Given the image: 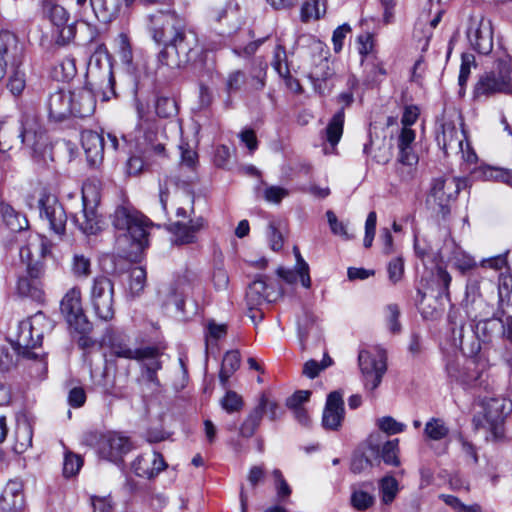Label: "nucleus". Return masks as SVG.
Listing matches in <instances>:
<instances>
[{"mask_svg":"<svg viewBox=\"0 0 512 512\" xmlns=\"http://www.w3.org/2000/svg\"><path fill=\"white\" fill-rule=\"evenodd\" d=\"M112 225L121 232L116 243L124 256L137 254L148 246L150 221L131 204L123 203L111 215Z\"/></svg>","mask_w":512,"mask_h":512,"instance_id":"obj_1","label":"nucleus"},{"mask_svg":"<svg viewBox=\"0 0 512 512\" xmlns=\"http://www.w3.org/2000/svg\"><path fill=\"white\" fill-rule=\"evenodd\" d=\"M164 6L149 14L148 29L156 43L178 45L186 38L185 21L171 9L169 4L165 3Z\"/></svg>","mask_w":512,"mask_h":512,"instance_id":"obj_2","label":"nucleus"},{"mask_svg":"<svg viewBox=\"0 0 512 512\" xmlns=\"http://www.w3.org/2000/svg\"><path fill=\"white\" fill-rule=\"evenodd\" d=\"M136 110L138 123L134 130L135 147L142 153L164 151L162 140L165 138L164 129L160 123L141 102H137Z\"/></svg>","mask_w":512,"mask_h":512,"instance_id":"obj_3","label":"nucleus"},{"mask_svg":"<svg viewBox=\"0 0 512 512\" xmlns=\"http://www.w3.org/2000/svg\"><path fill=\"white\" fill-rule=\"evenodd\" d=\"M481 410L474 416L477 429L483 428L490 432L493 441L504 438V420L512 411L511 401L503 397H483L480 400Z\"/></svg>","mask_w":512,"mask_h":512,"instance_id":"obj_4","label":"nucleus"},{"mask_svg":"<svg viewBox=\"0 0 512 512\" xmlns=\"http://www.w3.org/2000/svg\"><path fill=\"white\" fill-rule=\"evenodd\" d=\"M493 282L479 278L470 277L467 281L463 307L467 316L473 321H485L493 315V305L490 303L495 291Z\"/></svg>","mask_w":512,"mask_h":512,"instance_id":"obj_5","label":"nucleus"},{"mask_svg":"<svg viewBox=\"0 0 512 512\" xmlns=\"http://www.w3.org/2000/svg\"><path fill=\"white\" fill-rule=\"evenodd\" d=\"M448 378L464 389H491L486 372V363L476 357L452 360L446 366Z\"/></svg>","mask_w":512,"mask_h":512,"instance_id":"obj_6","label":"nucleus"},{"mask_svg":"<svg viewBox=\"0 0 512 512\" xmlns=\"http://www.w3.org/2000/svg\"><path fill=\"white\" fill-rule=\"evenodd\" d=\"M436 141L446 156H460L466 163L473 164L477 161V154L467 141L463 128L460 130L454 120L444 118L437 132Z\"/></svg>","mask_w":512,"mask_h":512,"instance_id":"obj_7","label":"nucleus"},{"mask_svg":"<svg viewBox=\"0 0 512 512\" xmlns=\"http://www.w3.org/2000/svg\"><path fill=\"white\" fill-rule=\"evenodd\" d=\"M100 189L96 181L88 180L82 186V210L76 213L73 221L79 230L86 235H95L101 231L103 221L97 213L100 203Z\"/></svg>","mask_w":512,"mask_h":512,"instance_id":"obj_8","label":"nucleus"},{"mask_svg":"<svg viewBox=\"0 0 512 512\" xmlns=\"http://www.w3.org/2000/svg\"><path fill=\"white\" fill-rule=\"evenodd\" d=\"M81 6L84 19L78 24L83 41L92 43L98 36L96 27L91 23L92 17L101 23L111 22L118 13L117 2H77Z\"/></svg>","mask_w":512,"mask_h":512,"instance_id":"obj_9","label":"nucleus"},{"mask_svg":"<svg viewBox=\"0 0 512 512\" xmlns=\"http://www.w3.org/2000/svg\"><path fill=\"white\" fill-rule=\"evenodd\" d=\"M464 181L448 176L434 178L426 199L428 207L445 219L450 214V203L460 192Z\"/></svg>","mask_w":512,"mask_h":512,"instance_id":"obj_10","label":"nucleus"},{"mask_svg":"<svg viewBox=\"0 0 512 512\" xmlns=\"http://www.w3.org/2000/svg\"><path fill=\"white\" fill-rule=\"evenodd\" d=\"M386 360V353L381 348L374 347L359 351L358 365L366 390L373 392L378 388L387 371Z\"/></svg>","mask_w":512,"mask_h":512,"instance_id":"obj_11","label":"nucleus"},{"mask_svg":"<svg viewBox=\"0 0 512 512\" xmlns=\"http://www.w3.org/2000/svg\"><path fill=\"white\" fill-rule=\"evenodd\" d=\"M87 74L94 80H99V86L102 89V98L104 101L115 96L114 75L112 64L108 59L107 49L104 44L98 45L88 62Z\"/></svg>","mask_w":512,"mask_h":512,"instance_id":"obj_12","label":"nucleus"},{"mask_svg":"<svg viewBox=\"0 0 512 512\" xmlns=\"http://www.w3.org/2000/svg\"><path fill=\"white\" fill-rule=\"evenodd\" d=\"M90 301L95 315L102 321L113 319L114 310V283L104 275L93 278L90 288Z\"/></svg>","mask_w":512,"mask_h":512,"instance_id":"obj_13","label":"nucleus"},{"mask_svg":"<svg viewBox=\"0 0 512 512\" xmlns=\"http://www.w3.org/2000/svg\"><path fill=\"white\" fill-rule=\"evenodd\" d=\"M60 310L69 327L75 332L85 335L92 330V324L84 313L81 291L77 287L69 289L60 303Z\"/></svg>","mask_w":512,"mask_h":512,"instance_id":"obj_14","label":"nucleus"},{"mask_svg":"<svg viewBox=\"0 0 512 512\" xmlns=\"http://www.w3.org/2000/svg\"><path fill=\"white\" fill-rule=\"evenodd\" d=\"M19 146H25L37 153L46 143L45 129L33 107H23L20 113Z\"/></svg>","mask_w":512,"mask_h":512,"instance_id":"obj_15","label":"nucleus"},{"mask_svg":"<svg viewBox=\"0 0 512 512\" xmlns=\"http://www.w3.org/2000/svg\"><path fill=\"white\" fill-rule=\"evenodd\" d=\"M512 91L509 70L499 65L498 70L485 72L480 76L474 88L476 98L490 97L496 93L508 94Z\"/></svg>","mask_w":512,"mask_h":512,"instance_id":"obj_16","label":"nucleus"},{"mask_svg":"<svg viewBox=\"0 0 512 512\" xmlns=\"http://www.w3.org/2000/svg\"><path fill=\"white\" fill-rule=\"evenodd\" d=\"M280 296V291L269 286L263 279L253 281L246 292V302L250 311L249 317L251 320L253 322H256V319L261 320L263 318V312L258 310V306L275 302Z\"/></svg>","mask_w":512,"mask_h":512,"instance_id":"obj_17","label":"nucleus"},{"mask_svg":"<svg viewBox=\"0 0 512 512\" xmlns=\"http://www.w3.org/2000/svg\"><path fill=\"white\" fill-rule=\"evenodd\" d=\"M51 327L50 321L42 313L38 312L29 319L20 322L16 343L20 348L29 349L39 345L45 328Z\"/></svg>","mask_w":512,"mask_h":512,"instance_id":"obj_18","label":"nucleus"},{"mask_svg":"<svg viewBox=\"0 0 512 512\" xmlns=\"http://www.w3.org/2000/svg\"><path fill=\"white\" fill-rule=\"evenodd\" d=\"M40 217L47 221L49 228L57 235L65 233L67 216L57 197L51 193H42L39 199Z\"/></svg>","mask_w":512,"mask_h":512,"instance_id":"obj_19","label":"nucleus"},{"mask_svg":"<svg viewBox=\"0 0 512 512\" xmlns=\"http://www.w3.org/2000/svg\"><path fill=\"white\" fill-rule=\"evenodd\" d=\"M44 7L45 13L49 20L54 26L59 28V35L56 39V43L59 45H65L72 40L76 32L79 33L78 26L73 24L67 25L70 14L68 10L57 2H45Z\"/></svg>","mask_w":512,"mask_h":512,"instance_id":"obj_20","label":"nucleus"},{"mask_svg":"<svg viewBox=\"0 0 512 512\" xmlns=\"http://www.w3.org/2000/svg\"><path fill=\"white\" fill-rule=\"evenodd\" d=\"M471 45L481 54H488L493 48V29L489 19L472 17L467 31Z\"/></svg>","mask_w":512,"mask_h":512,"instance_id":"obj_21","label":"nucleus"},{"mask_svg":"<svg viewBox=\"0 0 512 512\" xmlns=\"http://www.w3.org/2000/svg\"><path fill=\"white\" fill-rule=\"evenodd\" d=\"M380 435H370L366 444L357 450L351 460L350 469L355 474L368 471L380 464Z\"/></svg>","mask_w":512,"mask_h":512,"instance_id":"obj_22","label":"nucleus"},{"mask_svg":"<svg viewBox=\"0 0 512 512\" xmlns=\"http://www.w3.org/2000/svg\"><path fill=\"white\" fill-rule=\"evenodd\" d=\"M131 449L129 438L116 432L105 434L99 443L100 455L112 462L120 461Z\"/></svg>","mask_w":512,"mask_h":512,"instance_id":"obj_23","label":"nucleus"},{"mask_svg":"<svg viewBox=\"0 0 512 512\" xmlns=\"http://www.w3.org/2000/svg\"><path fill=\"white\" fill-rule=\"evenodd\" d=\"M345 417L343 396L339 391L328 394L322 414V426L326 430L340 429Z\"/></svg>","mask_w":512,"mask_h":512,"instance_id":"obj_24","label":"nucleus"},{"mask_svg":"<svg viewBox=\"0 0 512 512\" xmlns=\"http://www.w3.org/2000/svg\"><path fill=\"white\" fill-rule=\"evenodd\" d=\"M24 58V47L17 36L7 30L0 31V59L12 68H19Z\"/></svg>","mask_w":512,"mask_h":512,"instance_id":"obj_25","label":"nucleus"},{"mask_svg":"<svg viewBox=\"0 0 512 512\" xmlns=\"http://www.w3.org/2000/svg\"><path fill=\"white\" fill-rule=\"evenodd\" d=\"M166 462L156 451L138 456L131 465L134 473L143 478L151 479L166 468Z\"/></svg>","mask_w":512,"mask_h":512,"instance_id":"obj_26","label":"nucleus"},{"mask_svg":"<svg viewBox=\"0 0 512 512\" xmlns=\"http://www.w3.org/2000/svg\"><path fill=\"white\" fill-rule=\"evenodd\" d=\"M73 94L70 91L59 89L51 93L47 100L48 115L50 118L61 121L72 115Z\"/></svg>","mask_w":512,"mask_h":512,"instance_id":"obj_27","label":"nucleus"},{"mask_svg":"<svg viewBox=\"0 0 512 512\" xmlns=\"http://www.w3.org/2000/svg\"><path fill=\"white\" fill-rule=\"evenodd\" d=\"M164 46V49L158 55V61L161 65L170 68H180L188 62V54L192 47L186 39L179 42L178 45L167 43Z\"/></svg>","mask_w":512,"mask_h":512,"instance_id":"obj_28","label":"nucleus"},{"mask_svg":"<svg viewBox=\"0 0 512 512\" xmlns=\"http://www.w3.org/2000/svg\"><path fill=\"white\" fill-rule=\"evenodd\" d=\"M81 142L89 164L91 166L101 164L106 145L103 134L92 130H85L81 134Z\"/></svg>","mask_w":512,"mask_h":512,"instance_id":"obj_29","label":"nucleus"},{"mask_svg":"<svg viewBox=\"0 0 512 512\" xmlns=\"http://www.w3.org/2000/svg\"><path fill=\"white\" fill-rule=\"evenodd\" d=\"M24 507L23 484L19 480H9L0 497L3 512H20Z\"/></svg>","mask_w":512,"mask_h":512,"instance_id":"obj_30","label":"nucleus"},{"mask_svg":"<svg viewBox=\"0 0 512 512\" xmlns=\"http://www.w3.org/2000/svg\"><path fill=\"white\" fill-rule=\"evenodd\" d=\"M206 227L204 218L197 217L191 219L188 224L175 222L171 224L170 231L174 235L176 244H190L194 243L197 238V233Z\"/></svg>","mask_w":512,"mask_h":512,"instance_id":"obj_31","label":"nucleus"},{"mask_svg":"<svg viewBox=\"0 0 512 512\" xmlns=\"http://www.w3.org/2000/svg\"><path fill=\"white\" fill-rule=\"evenodd\" d=\"M374 485L362 482L351 486L350 504L357 511H366L375 503Z\"/></svg>","mask_w":512,"mask_h":512,"instance_id":"obj_32","label":"nucleus"},{"mask_svg":"<svg viewBox=\"0 0 512 512\" xmlns=\"http://www.w3.org/2000/svg\"><path fill=\"white\" fill-rule=\"evenodd\" d=\"M20 119L8 118L0 121V151L8 152L19 146Z\"/></svg>","mask_w":512,"mask_h":512,"instance_id":"obj_33","label":"nucleus"},{"mask_svg":"<svg viewBox=\"0 0 512 512\" xmlns=\"http://www.w3.org/2000/svg\"><path fill=\"white\" fill-rule=\"evenodd\" d=\"M73 94V111L72 115L76 117H89L96 108V101L91 90L82 88Z\"/></svg>","mask_w":512,"mask_h":512,"instance_id":"obj_34","label":"nucleus"},{"mask_svg":"<svg viewBox=\"0 0 512 512\" xmlns=\"http://www.w3.org/2000/svg\"><path fill=\"white\" fill-rule=\"evenodd\" d=\"M16 291L22 297L31 298L34 301L44 300V289L41 280H35L25 275H20L16 284Z\"/></svg>","mask_w":512,"mask_h":512,"instance_id":"obj_35","label":"nucleus"},{"mask_svg":"<svg viewBox=\"0 0 512 512\" xmlns=\"http://www.w3.org/2000/svg\"><path fill=\"white\" fill-rule=\"evenodd\" d=\"M0 216L6 226L13 232L22 231L29 226L26 216L16 211L8 203H0Z\"/></svg>","mask_w":512,"mask_h":512,"instance_id":"obj_36","label":"nucleus"},{"mask_svg":"<svg viewBox=\"0 0 512 512\" xmlns=\"http://www.w3.org/2000/svg\"><path fill=\"white\" fill-rule=\"evenodd\" d=\"M474 177L484 181H498L512 187V170L494 166H480L474 172Z\"/></svg>","mask_w":512,"mask_h":512,"instance_id":"obj_37","label":"nucleus"},{"mask_svg":"<svg viewBox=\"0 0 512 512\" xmlns=\"http://www.w3.org/2000/svg\"><path fill=\"white\" fill-rule=\"evenodd\" d=\"M448 246L452 248L448 260L461 273H466L476 266L474 258L458 247L453 241L445 243V248H448Z\"/></svg>","mask_w":512,"mask_h":512,"instance_id":"obj_38","label":"nucleus"},{"mask_svg":"<svg viewBox=\"0 0 512 512\" xmlns=\"http://www.w3.org/2000/svg\"><path fill=\"white\" fill-rule=\"evenodd\" d=\"M33 428L26 419L18 421L15 429L14 450L17 453H23L32 446Z\"/></svg>","mask_w":512,"mask_h":512,"instance_id":"obj_39","label":"nucleus"},{"mask_svg":"<svg viewBox=\"0 0 512 512\" xmlns=\"http://www.w3.org/2000/svg\"><path fill=\"white\" fill-rule=\"evenodd\" d=\"M344 107H342L329 121L326 127V140L332 147H335L340 141L344 127Z\"/></svg>","mask_w":512,"mask_h":512,"instance_id":"obj_40","label":"nucleus"},{"mask_svg":"<svg viewBox=\"0 0 512 512\" xmlns=\"http://www.w3.org/2000/svg\"><path fill=\"white\" fill-rule=\"evenodd\" d=\"M240 354L236 350L228 351L223 358L219 372V380L223 387H226L229 378L240 366Z\"/></svg>","mask_w":512,"mask_h":512,"instance_id":"obj_41","label":"nucleus"},{"mask_svg":"<svg viewBox=\"0 0 512 512\" xmlns=\"http://www.w3.org/2000/svg\"><path fill=\"white\" fill-rule=\"evenodd\" d=\"M118 56L121 63L125 66L129 74L135 75L137 73V65L133 61V52L126 34L121 33L118 36Z\"/></svg>","mask_w":512,"mask_h":512,"instance_id":"obj_42","label":"nucleus"},{"mask_svg":"<svg viewBox=\"0 0 512 512\" xmlns=\"http://www.w3.org/2000/svg\"><path fill=\"white\" fill-rule=\"evenodd\" d=\"M423 433L426 441H441L448 436L449 427L441 418H431L426 422Z\"/></svg>","mask_w":512,"mask_h":512,"instance_id":"obj_43","label":"nucleus"},{"mask_svg":"<svg viewBox=\"0 0 512 512\" xmlns=\"http://www.w3.org/2000/svg\"><path fill=\"white\" fill-rule=\"evenodd\" d=\"M386 465L399 466V440L393 439L386 441L382 446L380 445V461Z\"/></svg>","mask_w":512,"mask_h":512,"instance_id":"obj_44","label":"nucleus"},{"mask_svg":"<svg viewBox=\"0 0 512 512\" xmlns=\"http://www.w3.org/2000/svg\"><path fill=\"white\" fill-rule=\"evenodd\" d=\"M364 72L367 74L369 81L377 82L381 77L386 75V70L382 61L377 56H371L370 58H364L361 60Z\"/></svg>","mask_w":512,"mask_h":512,"instance_id":"obj_45","label":"nucleus"},{"mask_svg":"<svg viewBox=\"0 0 512 512\" xmlns=\"http://www.w3.org/2000/svg\"><path fill=\"white\" fill-rule=\"evenodd\" d=\"M382 503L389 505L396 498L399 491L398 481L392 476H385L379 482Z\"/></svg>","mask_w":512,"mask_h":512,"instance_id":"obj_46","label":"nucleus"},{"mask_svg":"<svg viewBox=\"0 0 512 512\" xmlns=\"http://www.w3.org/2000/svg\"><path fill=\"white\" fill-rule=\"evenodd\" d=\"M261 407H255L245 418L239 428V434L244 438H250L259 427L261 417Z\"/></svg>","mask_w":512,"mask_h":512,"instance_id":"obj_47","label":"nucleus"},{"mask_svg":"<svg viewBox=\"0 0 512 512\" xmlns=\"http://www.w3.org/2000/svg\"><path fill=\"white\" fill-rule=\"evenodd\" d=\"M77 73L75 59L67 56L54 68V77L61 81L72 79Z\"/></svg>","mask_w":512,"mask_h":512,"instance_id":"obj_48","label":"nucleus"},{"mask_svg":"<svg viewBox=\"0 0 512 512\" xmlns=\"http://www.w3.org/2000/svg\"><path fill=\"white\" fill-rule=\"evenodd\" d=\"M326 2H304L301 7V19L303 22L318 20L326 13Z\"/></svg>","mask_w":512,"mask_h":512,"instance_id":"obj_49","label":"nucleus"},{"mask_svg":"<svg viewBox=\"0 0 512 512\" xmlns=\"http://www.w3.org/2000/svg\"><path fill=\"white\" fill-rule=\"evenodd\" d=\"M146 285V271L143 267L137 266L130 270V291L133 295H139Z\"/></svg>","mask_w":512,"mask_h":512,"instance_id":"obj_50","label":"nucleus"},{"mask_svg":"<svg viewBox=\"0 0 512 512\" xmlns=\"http://www.w3.org/2000/svg\"><path fill=\"white\" fill-rule=\"evenodd\" d=\"M227 334V326L224 323H217L215 320H209L205 329L206 347L211 342H216Z\"/></svg>","mask_w":512,"mask_h":512,"instance_id":"obj_51","label":"nucleus"},{"mask_svg":"<svg viewBox=\"0 0 512 512\" xmlns=\"http://www.w3.org/2000/svg\"><path fill=\"white\" fill-rule=\"evenodd\" d=\"M71 270L76 277H88L91 274V261L83 254H75L72 258Z\"/></svg>","mask_w":512,"mask_h":512,"instance_id":"obj_52","label":"nucleus"},{"mask_svg":"<svg viewBox=\"0 0 512 512\" xmlns=\"http://www.w3.org/2000/svg\"><path fill=\"white\" fill-rule=\"evenodd\" d=\"M332 363H333L332 359L327 354L324 355V357L320 363L313 359L308 360L307 362H305V364L303 366V374L305 376H307L308 378L313 379L316 376H318V374L322 370L331 366Z\"/></svg>","mask_w":512,"mask_h":512,"instance_id":"obj_53","label":"nucleus"},{"mask_svg":"<svg viewBox=\"0 0 512 512\" xmlns=\"http://www.w3.org/2000/svg\"><path fill=\"white\" fill-rule=\"evenodd\" d=\"M150 351L151 353H143L141 357H138V361L143 362L145 370L158 371L162 368V363L159 360V352L153 347L141 348V351Z\"/></svg>","mask_w":512,"mask_h":512,"instance_id":"obj_54","label":"nucleus"},{"mask_svg":"<svg viewBox=\"0 0 512 512\" xmlns=\"http://www.w3.org/2000/svg\"><path fill=\"white\" fill-rule=\"evenodd\" d=\"M327 220L330 225L331 231L346 240L353 239L355 237V234L352 232L350 233L348 230L347 224L344 222H341L337 219L336 215L332 211L326 212Z\"/></svg>","mask_w":512,"mask_h":512,"instance_id":"obj_55","label":"nucleus"},{"mask_svg":"<svg viewBox=\"0 0 512 512\" xmlns=\"http://www.w3.org/2000/svg\"><path fill=\"white\" fill-rule=\"evenodd\" d=\"M220 405L227 413H234L242 409L243 401L241 396L236 392L227 391L225 396L221 399Z\"/></svg>","mask_w":512,"mask_h":512,"instance_id":"obj_56","label":"nucleus"},{"mask_svg":"<svg viewBox=\"0 0 512 512\" xmlns=\"http://www.w3.org/2000/svg\"><path fill=\"white\" fill-rule=\"evenodd\" d=\"M157 116L167 118L176 113V103L169 97H158L155 102Z\"/></svg>","mask_w":512,"mask_h":512,"instance_id":"obj_57","label":"nucleus"},{"mask_svg":"<svg viewBox=\"0 0 512 512\" xmlns=\"http://www.w3.org/2000/svg\"><path fill=\"white\" fill-rule=\"evenodd\" d=\"M289 195V190L277 185L266 186L263 190V197L265 201L272 204H279L284 198Z\"/></svg>","mask_w":512,"mask_h":512,"instance_id":"obj_58","label":"nucleus"},{"mask_svg":"<svg viewBox=\"0 0 512 512\" xmlns=\"http://www.w3.org/2000/svg\"><path fill=\"white\" fill-rule=\"evenodd\" d=\"M399 316L400 309L397 304H389L385 307V317L387 326L392 333H398L401 330Z\"/></svg>","mask_w":512,"mask_h":512,"instance_id":"obj_59","label":"nucleus"},{"mask_svg":"<svg viewBox=\"0 0 512 512\" xmlns=\"http://www.w3.org/2000/svg\"><path fill=\"white\" fill-rule=\"evenodd\" d=\"M286 51L283 46L277 45L274 51L272 66L281 77L289 75V69L285 63Z\"/></svg>","mask_w":512,"mask_h":512,"instance_id":"obj_60","label":"nucleus"},{"mask_svg":"<svg viewBox=\"0 0 512 512\" xmlns=\"http://www.w3.org/2000/svg\"><path fill=\"white\" fill-rule=\"evenodd\" d=\"M356 42L358 52L362 56V59L375 56L373 54L374 40L372 34L363 33L357 37Z\"/></svg>","mask_w":512,"mask_h":512,"instance_id":"obj_61","label":"nucleus"},{"mask_svg":"<svg viewBox=\"0 0 512 512\" xmlns=\"http://www.w3.org/2000/svg\"><path fill=\"white\" fill-rule=\"evenodd\" d=\"M26 86L25 74L19 68L10 76L7 87L14 96H19Z\"/></svg>","mask_w":512,"mask_h":512,"instance_id":"obj_62","label":"nucleus"},{"mask_svg":"<svg viewBox=\"0 0 512 512\" xmlns=\"http://www.w3.org/2000/svg\"><path fill=\"white\" fill-rule=\"evenodd\" d=\"M377 426L381 431L389 435L400 433L404 431L406 427L405 424L397 422L394 418L390 416H385L378 419Z\"/></svg>","mask_w":512,"mask_h":512,"instance_id":"obj_63","label":"nucleus"},{"mask_svg":"<svg viewBox=\"0 0 512 512\" xmlns=\"http://www.w3.org/2000/svg\"><path fill=\"white\" fill-rule=\"evenodd\" d=\"M82 466V459L74 453H67L64 458L63 473L66 477L74 476Z\"/></svg>","mask_w":512,"mask_h":512,"instance_id":"obj_64","label":"nucleus"}]
</instances>
